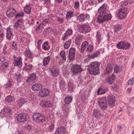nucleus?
<instances>
[{
    "instance_id": "obj_1",
    "label": "nucleus",
    "mask_w": 134,
    "mask_h": 134,
    "mask_svg": "<svg viewBox=\"0 0 134 134\" xmlns=\"http://www.w3.org/2000/svg\"><path fill=\"white\" fill-rule=\"evenodd\" d=\"M107 5L104 3L99 9L98 11L99 15L97 18L98 22L102 23L104 21L111 19L112 18V16L111 14L107 12Z\"/></svg>"
},
{
    "instance_id": "obj_2",
    "label": "nucleus",
    "mask_w": 134,
    "mask_h": 134,
    "mask_svg": "<svg viewBox=\"0 0 134 134\" xmlns=\"http://www.w3.org/2000/svg\"><path fill=\"white\" fill-rule=\"evenodd\" d=\"M100 63L97 62H94L91 63L87 65V70L90 74L96 75L99 72V68Z\"/></svg>"
},
{
    "instance_id": "obj_3",
    "label": "nucleus",
    "mask_w": 134,
    "mask_h": 134,
    "mask_svg": "<svg viewBox=\"0 0 134 134\" xmlns=\"http://www.w3.org/2000/svg\"><path fill=\"white\" fill-rule=\"evenodd\" d=\"M33 120L37 123H42L45 121L44 115L41 113H35L32 116Z\"/></svg>"
},
{
    "instance_id": "obj_4",
    "label": "nucleus",
    "mask_w": 134,
    "mask_h": 134,
    "mask_svg": "<svg viewBox=\"0 0 134 134\" xmlns=\"http://www.w3.org/2000/svg\"><path fill=\"white\" fill-rule=\"evenodd\" d=\"M28 118V115L24 113H19L16 116V119L17 121L21 123L26 122Z\"/></svg>"
},
{
    "instance_id": "obj_5",
    "label": "nucleus",
    "mask_w": 134,
    "mask_h": 134,
    "mask_svg": "<svg viewBox=\"0 0 134 134\" xmlns=\"http://www.w3.org/2000/svg\"><path fill=\"white\" fill-rule=\"evenodd\" d=\"M99 105L103 109H106L107 108L108 104L106 98L104 97L99 99L98 101Z\"/></svg>"
},
{
    "instance_id": "obj_6",
    "label": "nucleus",
    "mask_w": 134,
    "mask_h": 134,
    "mask_svg": "<svg viewBox=\"0 0 134 134\" xmlns=\"http://www.w3.org/2000/svg\"><path fill=\"white\" fill-rule=\"evenodd\" d=\"M71 70L72 73L75 75L83 71V69L80 65H74L71 68Z\"/></svg>"
},
{
    "instance_id": "obj_7",
    "label": "nucleus",
    "mask_w": 134,
    "mask_h": 134,
    "mask_svg": "<svg viewBox=\"0 0 134 134\" xmlns=\"http://www.w3.org/2000/svg\"><path fill=\"white\" fill-rule=\"evenodd\" d=\"M130 46V44L129 42H121L116 45V47L119 49H126L129 48Z\"/></svg>"
},
{
    "instance_id": "obj_8",
    "label": "nucleus",
    "mask_w": 134,
    "mask_h": 134,
    "mask_svg": "<svg viewBox=\"0 0 134 134\" xmlns=\"http://www.w3.org/2000/svg\"><path fill=\"white\" fill-rule=\"evenodd\" d=\"M11 109L8 107L5 108L3 111L0 113V115L2 117L7 116L8 115H11L12 113Z\"/></svg>"
},
{
    "instance_id": "obj_9",
    "label": "nucleus",
    "mask_w": 134,
    "mask_h": 134,
    "mask_svg": "<svg viewBox=\"0 0 134 134\" xmlns=\"http://www.w3.org/2000/svg\"><path fill=\"white\" fill-rule=\"evenodd\" d=\"M91 30L90 26L86 24L80 25V31L82 33H86L89 32Z\"/></svg>"
},
{
    "instance_id": "obj_10",
    "label": "nucleus",
    "mask_w": 134,
    "mask_h": 134,
    "mask_svg": "<svg viewBox=\"0 0 134 134\" xmlns=\"http://www.w3.org/2000/svg\"><path fill=\"white\" fill-rule=\"evenodd\" d=\"M89 18V17L88 15L87 14L83 13L80 14L77 17V20L79 22H84Z\"/></svg>"
},
{
    "instance_id": "obj_11",
    "label": "nucleus",
    "mask_w": 134,
    "mask_h": 134,
    "mask_svg": "<svg viewBox=\"0 0 134 134\" xmlns=\"http://www.w3.org/2000/svg\"><path fill=\"white\" fill-rule=\"evenodd\" d=\"M14 34L13 29L8 28L7 30L6 37L9 40H10L13 38Z\"/></svg>"
},
{
    "instance_id": "obj_12",
    "label": "nucleus",
    "mask_w": 134,
    "mask_h": 134,
    "mask_svg": "<svg viewBox=\"0 0 134 134\" xmlns=\"http://www.w3.org/2000/svg\"><path fill=\"white\" fill-rule=\"evenodd\" d=\"M49 90L46 88L42 89L39 92V96H40L41 97L48 96L49 95Z\"/></svg>"
},
{
    "instance_id": "obj_13",
    "label": "nucleus",
    "mask_w": 134,
    "mask_h": 134,
    "mask_svg": "<svg viewBox=\"0 0 134 134\" xmlns=\"http://www.w3.org/2000/svg\"><path fill=\"white\" fill-rule=\"evenodd\" d=\"M27 82H35L37 81L36 76L34 73L29 76L27 79L26 81Z\"/></svg>"
},
{
    "instance_id": "obj_14",
    "label": "nucleus",
    "mask_w": 134,
    "mask_h": 134,
    "mask_svg": "<svg viewBox=\"0 0 134 134\" xmlns=\"http://www.w3.org/2000/svg\"><path fill=\"white\" fill-rule=\"evenodd\" d=\"M16 11L14 9L11 8L9 9L6 12L7 16L9 18H12L16 15Z\"/></svg>"
},
{
    "instance_id": "obj_15",
    "label": "nucleus",
    "mask_w": 134,
    "mask_h": 134,
    "mask_svg": "<svg viewBox=\"0 0 134 134\" xmlns=\"http://www.w3.org/2000/svg\"><path fill=\"white\" fill-rule=\"evenodd\" d=\"M118 14L120 18L122 19L126 17L127 13L125 9L122 8L120 9Z\"/></svg>"
},
{
    "instance_id": "obj_16",
    "label": "nucleus",
    "mask_w": 134,
    "mask_h": 134,
    "mask_svg": "<svg viewBox=\"0 0 134 134\" xmlns=\"http://www.w3.org/2000/svg\"><path fill=\"white\" fill-rule=\"evenodd\" d=\"M17 105L19 107H21L23 105L26 103V99L23 98H20L16 101Z\"/></svg>"
},
{
    "instance_id": "obj_17",
    "label": "nucleus",
    "mask_w": 134,
    "mask_h": 134,
    "mask_svg": "<svg viewBox=\"0 0 134 134\" xmlns=\"http://www.w3.org/2000/svg\"><path fill=\"white\" fill-rule=\"evenodd\" d=\"M50 70L51 74L53 77L57 76L59 73L58 69L56 66H53Z\"/></svg>"
},
{
    "instance_id": "obj_18",
    "label": "nucleus",
    "mask_w": 134,
    "mask_h": 134,
    "mask_svg": "<svg viewBox=\"0 0 134 134\" xmlns=\"http://www.w3.org/2000/svg\"><path fill=\"white\" fill-rule=\"evenodd\" d=\"M22 58L20 57H19V58L18 59L14 60L13 62L14 66H18L19 67H21L22 65Z\"/></svg>"
},
{
    "instance_id": "obj_19",
    "label": "nucleus",
    "mask_w": 134,
    "mask_h": 134,
    "mask_svg": "<svg viewBox=\"0 0 134 134\" xmlns=\"http://www.w3.org/2000/svg\"><path fill=\"white\" fill-rule=\"evenodd\" d=\"M108 102L109 105L111 107H113L115 104V99L113 96H109L108 97Z\"/></svg>"
},
{
    "instance_id": "obj_20",
    "label": "nucleus",
    "mask_w": 134,
    "mask_h": 134,
    "mask_svg": "<svg viewBox=\"0 0 134 134\" xmlns=\"http://www.w3.org/2000/svg\"><path fill=\"white\" fill-rule=\"evenodd\" d=\"M121 25L118 24H116L114 26V31L115 33L119 34L121 32Z\"/></svg>"
},
{
    "instance_id": "obj_21",
    "label": "nucleus",
    "mask_w": 134,
    "mask_h": 134,
    "mask_svg": "<svg viewBox=\"0 0 134 134\" xmlns=\"http://www.w3.org/2000/svg\"><path fill=\"white\" fill-rule=\"evenodd\" d=\"M65 128L61 126L57 128L55 131V134H65Z\"/></svg>"
},
{
    "instance_id": "obj_22",
    "label": "nucleus",
    "mask_w": 134,
    "mask_h": 134,
    "mask_svg": "<svg viewBox=\"0 0 134 134\" xmlns=\"http://www.w3.org/2000/svg\"><path fill=\"white\" fill-rule=\"evenodd\" d=\"M88 42L86 41L83 42L81 46V48L80 49V52L82 53L84 52L86 48L88 46Z\"/></svg>"
},
{
    "instance_id": "obj_23",
    "label": "nucleus",
    "mask_w": 134,
    "mask_h": 134,
    "mask_svg": "<svg viewBox=\"0 0 134 134\" xmlns=\"http://www.w3.org/2000/svg\"><path fill=\"white\" fill-rule=\"evenodd\" d=\"M42 88V86L40 84H35L32 87V90L34 91H38Z\"/></svg>"
},
{
    "instance_id": "obj_24",
    "label": "nucleus",
    "mask_w": 134,
    "mask_h": 134,
    "mask_svg": "<svg viewBox=\"0 0 134 134\" xmlns=\"http://www.w3.org/2000/svg\"><path fill=\"white\" fill-rule=\"evenodd\" d=\"M115 77L112 75L111 76L109 77L106 79V81L110 84H112L114 81Z\"/></svg>"
},
{
    "instance_id": "obj_25",
    "label": "nucleus",
    "mask_w": 134,
    "mask_h": 134,
    "mask_svg": "<svg viewBox=\"0 0 134 134\" xmlns=\"http://www.w3.org/2000/svg\"><path fill=\"white\" fill-rule=\"evenodd\" d=\"M24 55L25 56L29 58L32 59V54L30 51L28 49V50H26L24 52Z\"/></svg>"
},
{
    "instance_id": "obj_26",
    "label": "nucleus",
    "mask_w": 134,
    "mask_h": 134,
    "mask_svg": "<svg viewBox=\"0 0 134 134\" xmlns=\"http://www.w3.org/2000/svg\"><path fill=\"white\" fill-rule=\"evenodd\" d=\"M50 57L48 56L46 58H44L43 59V65L44 66H46L48 64L50 60Z\"/></svg>"
},
{
    "instance_id": "obj_27",
    "label": "nucleus",
    "mask_w": 134,
    "mask_h": 134,
    "mask_svg": "<svg viewBox=\"0 0 134 134\" xmlns=\"http://www.w3.org/2000/svg\"><path fill=\"white\" fill-rule=\"evenodd\" d=\"M72 98L71 96H68L65 98L64 102L66 104H70L72 101Z\"/></svg>"
},
{
    "instance_id": "obj_28",
    "label": "nucleus",
    "mask_w": 134,
    "mask_h": 134,
    "mask_svg": "<svg viewBox=\"0 0 134 134\" xmlns=\"http://www.w3.org/2000/svg\"><path fill=\"white\" fill-rule=\"evenodd\" d=\"M75 86L73 84V83L72 82V80H71V81H69V82L68 83V88L69 91H72L74 88Z\"/></svg>"
},
{
    "instance_id": "obj_29",
    "label": "nucleus",
    "mask_w": 134,
    "mask_h": 134,
    "mask_svg": "<svg viewBox=\"0 0 134 134\" xmlns=\"http://www.w3.org/2000/svg\"><path fill=\"white\" fill-rule=\"evenodd\" d=\"M71 41L70 39L68 40V41H66L64 43L63 45L64 48L66 49H68L70 47Z\"/></svg>"
},
{
    "instance_id": "obj_30",
    "label": "nucleus",
    "mask_w": 134,
    "mask_h": 134,
    "mask_svg": "<svg viewBox=\"0 0 134 134\" xmlns=\"http://www.w3.org/2000/svg\"><path fill=\"white\" fill-rule=\"evenodd\" d=\"M42 105L44 107H51L52 105V103L50 101H46L43 102Z\"/></svg>"
},
{
    "instance_id": "obj_31",
    "label": "nucleus",
    "mask_w": 134,
    "mask_h": 134,
    "mask_svg": "<svg viewBox=\"0 0 134 134\" xmlns=\"http://www.w3.org/2000/svg\"><path fill=\"white\" fill-rule=\"evenodd\" d=\"M74 13L73 12L69 11L67 13L66 16V18L67 20H69L71 19L73 16Z\"/></svg>"
},
{
    "instance_id": "obj_32",
    "label": "nucleus",
    "mask_w": 134,
    "mask_h": 134,
    "mask_svg": "<svg viewBox=\"0 0 134 134\" xmlns=\"http://www.w3.org/2000/svg\"><path fill=\"white\" fill-rule=\"evenodd\" d=\"M59 84V87L61 89H62L65 87V82L63 79H60Z\"/></svg>"
},
{
    "instance_id": "obj_33",
    "label": "nucleus",
    "mask_w": 134,
    "mask_h": 134,
    "mask_svg": "<svg viewBox=\"0 0 134 134\" xmlns=\"http://www.w3.org/2000/svg\"><path fill=\"white\" fill-rule=\"evenodd\" d=\"M22 21L23 20L22 19H18L15 23L14 27L16 29L18 27L20 26V25L22 23Z\"/></svg>"
},
{
    "instance_id": "obj_34",
    "label": "nucleus",
    "mask_w": 134,
    "mask_h": 134,
    "mask_svg": "<svg viewBox=\"0 0 134 134\" xmlns=\"http://www.w3.org/2000/svg\"><path fill=\"white\" fill-rule=\"evenodd\" d=\"M42 48L44 50H48L50 48V46L47 41L44 43L42 46Z\"/></svg>"
},
{
    "instance_id": "obj_35",
    "label": "nucleus",
    "mask_w": 134,
    "mask_h": 134,
    "mask_svg": "<svg viewBox=\"0 0 134 134\" xmlns=\"http://www.w3.org/2000/svg\"><path fill=\"white\" fill-rule=\"evenodd\" d=\"M24 11L25 13L27 14H30L31 11V8L29 5H27L24 9Z\"/></svg>"
},
{
    "instance_id": "obj_36",
    "label": "nucleus",
    "mask_w": 134,
    "mask_h": 134,
    "mask_svg": "<svg viewBox=\"0 0 134 134\" xmlns=\"http://www.w3.org/2000/svg\"><path fill=\"white\" fill-rule=\"evenodd\" d=\"M112 71V67L110 64H109L107 65V68L106 69L105 72L107 74L110 73Z\"/></svg>"
},
{
    "instance_id": "obj_37",
    "label": "nucleus",
    "mask_w": 134,
    "mask_h": 134,
    "mask_svg": "<svg viewBox=\"0 0 134 134\" xmlns=\"http://www.w3.org/2000/svg\"><path fill=\"white\" fill-rule=\"evenodd\" d=\"M14 82L12 80H9L5 85V86L6 88L10 87L13 85Z\"/></svg>"
},
{
    "instance_id": "obj_38",
    "label": "nucleus",
    "mask_w": 134,
    "mask_h": 134,
    "mask_svg": "<svg viewBox=\"0 0 134 134\" xmlns=\"http://www.w3.org/2000/svg\"><path fill=\"white\" fill-rule=\"evenodd\" d=\"M14 98L11 96H7L5 99V100L8 102H11L14 100Z\"/></svg>"
},
{
    "instance_id": "obj_39",
    "label": "nucleus",
    "mask_w": 134,
    "mask_h": 134,
    "mask_svg": "<svg viewBox=\"0 0 134 134\" xmlns=\"http://www.w3.org/2000/svg\"><path fill=\"white\" fill-rule=\"evenodd\" d=\"M130 0H125L122 1L121 3V5L122 6H125L129 5L131 3Z\"/></svg>"
},
{
    "instance_id": "obj_40",
    "label": "nucleus",
    "mask_w": 134,
    "mask_h": 134,
    "mask_svg": "<svg viewBox=\"0 0 134 134\" xmlns=\"http://www.w3.org/2000/svg\"><path fill=\"white\" fill-rule=\"evenodd\" d=\"M100 113L98 110L96 109H94L93 111V116L95 118H98Z\"/></svg>"
},
{
    "instance_id": "obj_41",
    "label": "nucleus",
    "mask_w": 134,
    "mask_h": 134,
    "mask_svg": "<svg viewBox=\"0 0 134 134\" xmlns=\"http://www.w3.org/2000/svg\"><path fill=\"white\" fill-rule=\"evenodd\" d=\"M8 64L9 63L8 62L4 63L3 64L1 65V68L2 70H4L5 69L8 67Z\"/></svg>"
},
{
    "instance_id": "obj_42",
    "label": "nucleus",
    "mask_w": 134,
    "mask_h": 134,
    "mask_svg": "<svg viewBox=\"0 0 134 134\" xmlns=\"http://www.w3.org/2000/svg\"><path fill=\"white\" fill-rule=\"evenodd\" d=\"M94 47L92 45H89L86 49V50L88 53H90L93 51Z\"/></svg>"
},
{
    "instance_id": "obj_43",
    "label": "nucleus",
    "mask_w": 134,
    "mask_h": 134,
    "mask_svg": "<svg viewBox=\"0 0 134 134\" xmlns=\"http://www.w3.org/2000/svg\"><path fill=\"white\" fill-rule=\"evenodd\" d=\"M65 53L64 51H61L60 53V55L61 57L64 60H66Z\"/></svg>"
},
{
    "instance_id": "obj_44",
    "label": "nucleus",
    "mask_w": 134,
    "mask_h": 134,
    "mask_svg": "<svg viewBox=\"0 0 134 134\" xmlns=\"http://www.w3.org/2000/svg\"><path fill=\"white\" fill-rule=\"evenodd\" d=\"M15 18L16 19H18L20 17L22 18L24 16V13L23 12H21L19 13L16 14Z\"/></svg>"
},
{
    "instance_id": "obj_45",
    "label": "nucleus",
    "mask_w": 134,
    "mask_h": 134,
    "mask_svg": "<svg viewBox=\"0 0 134 134\" xmlns=\"http://www.w3.org/2000/svg\"><path fill=\"white\" fill-rule=\"evenodd\" d=\"M18 46V43L17 42H13L12 43V48L14 50H16L17 49Z\"/></svg>"
},
{
    "instance_id": "obj_46",
    "label": "nucleus",
    "mask_w": 134,
    "mask_h": 134,
    "mask_svg": "<svg viewBox=\"0 0 134 134\" xmlns=\"http://www.w3.org/2000/svg\"><path fill=\"white\" fill-rule=\"evenodd\" d=\"M101 34H99L98 32H97V34L96 35V40L97 42H98L99 43L101 41Z\"/></svg>"
},
{
    "instance_id": "obj_47",
    "label": "nucleus",
    "mask_w": 134,
    "mask_h": 134,
    "mask_svg": "<svg viewBox=\"0 0 134 134\" xmlns=\"http://www.w3.org/2000/svg\"><path fill=\"white\" fill-rule=\"evenodd\" d=\"M99 54V52L98 51H97L94 53L93 54L90 56V58H94L95 57H97Z\"/></svg>"
},
{
    "instance_id": "obj_48",
    "label": "nucleus",
    "mask_w": 134,
    "mask_h": 134,
    "mask_svg": "<svg viewBox=\"0 0 134 134\" xmlns=\"http://www.w3.org/2000/svg\"><path fill=\"white\" fill-rule=\"evenodd\" d=\"M9 48L6 45H4L3 47V52L4 54H7L8 52Z\"/></svg>"
},
{
    "instance_id": "obj_49",
    "label": "nucleus",
    "mask_w": 134,
    "mask_h": 134,
    "mask_svg": "<svg viewBox=\"0 0 134 134\" xmlns=\"http://www.w3.org/2000/svg\"><path fill=\"white\" fill-rule=\"evenodd\" d=\"M121 69L119 66H115L114 69V71L115 72L118 73L120 72Z\"/></svg>"
},
{
    "instance_id": "obj_50",
    "label": "nucleus",
    "mask_w": 134,
    "mask_h": 134,
    "mask_svg": "<svg viewBox=\"0 0 134 134\" xmlns=\"http://www.w3.org/2000/svg\"><path fill=\"white\" fill-rule=\"evenodd\" d=\"M33 66L32 64H29L25 68V69L26 70L30 71L31 70Z\"/></svg>"
},
{
    "instance_id": "obj_51",
    "label": "nucleus",
    "mask_w": 134,
    "mask_h": 134,
    "mask_svg": "<svg viewBox=\"0 0 134 134\" xmlns=\"http://www.w3.org/2000/svg\"><path fill=\"white\" fill-rule=\"evenodd\" d=\"M72 31L71 29H68L66 31L65 34L68 36H70L72 33Z\"/></svg>"
},
{
    "instance_id": "obj_52",
    "label": "nucleus",
    "mask_w": 134,
    "mask_h": 134,
    "mask_svg": "<svg viewBox=\"0 0 134 134\" xmlns=\"http://www.w3.org/2000/svg\"><path fill=\"white\" fill-rule=\"evenodd\" d=\"M97 93L98 94L101 95L104 93L105 91L103 89L99 88L98 91Z\"/></svg>"
},
{
    "instance_id": "obj_53",
    "label": "nucleus",
    "mask_w": 134,
    "mask_h": 134,
    "mask_svg": "<svg viewBox=\"0 0 134 134\" xmlns=\"http://www.w3.org/2000/svg\"><path fill=\"white\" fill-rule=\"evenodd\" d=\"M75 57V54L69 52V58L70 59H73Z\"/></svg>"
},
{
    "instance_id": "obj_54",
    "label": "nucleus",
    "mask_w": 134,
    "mask_h": 134,
    "mask_svg": "<svg viewBox=\"0 0 134 134\" xmlns=\"http://www.w3.org/2000/svg\"><path fill=\"white\" fill-rule=\"evenodd\" d=\"M53 29L51 27H49L47 28H46L44 31V32H46V33H50L51 31H52Z\"/></svg>"
},
{
    "instance_id": "obj_55",
    "label": "nucleus",
    "mask_w": 134,
    "mask_h": 134,
    "mask_svg": "<svg viewBox=\"0 0 134 134\" xmlns=\"http://www.w3.org/2000/svg\"><path fill=\"white\" fill-rule=\"evenodd\" d=\"M74 7L75 8L77 9L80 7V4L79 2L77 1L75 2Z\"/></svg>"
},
{
    "instance_id": "obj_56",
    "label": "nucleus",
    "mask_w": 134,
    "mask_h": 134,
    "mask_svg": "<svg viewBox=\"0 0 134 134\" xmlns=\"http://www.w3.org/2000/svg\"><path fill=\"white\" fill-rule=\"evenodd\" d=\"M43 26V24L42 23H40L37 26L36 28V32L38 33V31L40 30L41 28Z\"/></svg>"
},
{
    "instance_id": "obj_57",
    "label": "nucleus",
    "mask_w": 134,
    "mask_h": 134,
    "mask_svg": "<svg viewBox=\"0 0 134 134\" xmlns=\"http://www.w3.org/2000/svg\"><path fill=\"white\" fill-rule=\"evenodd\" d=\"M35 99V98L34 97V94H31V96H30V97L29 98V100L30 101L32 102L33 101H34V100Z\"/></svg>"
},
{
    "instance_id": "obj_58",
    "label": "nucleus",
    "mask_w": 134,
    "mask_h": 134,
    "mask_svg": "<svg viewBox=\"0 0 134 134\" xmlns=\"http://www.w3.org/2000/svg\"><path fill=\"white\" fill-rule=\"evenodd\" d=\"M57 21H59L60 23H62L64 22V19L63 18L58 17Z\"/></svg>"
},
{
    "instance_id": "obj_59",
    "label": "nucleus",
    "mask_w": 134,
    "mask_h": 134,
    "mask_svg": "<svg viewBox=\"0 0 134 134\" xmlns=\"http://www.w3.org/2000/svg\"><path fill=\"white\" fill-rule=\"evenodd\" d=\"M54 128V125L53 124H52L49 126V129L50 131H52L53 130Z\"/></svg>"
},
{
    "instance_id": "obj_60",
    "label": "nucleus",
    "mask_w": 134,
    "mask_h": 134,
    "mask_svg": "<svg viewBox=\"0 0 134 134\" xmlns=\"http://www.w3.org/2000/svg\"><path fill=\"white\" fill-rule=\"evenodd\" d=\"M32 126L31 125H27L25 126L26 129L28 131H30L32 129Z\"/></svg>"
},
{
    "instance_id": "obj_61",
    "label": "nucleus",
    "mask_w": 134,
    "mask_h": 134,
    "mask_svg": "<svg viewBox=\"0 0 134 134\" xmlns=\"http://www.w3.org/2000/svg\"><path fill=\"white\" fill-rule=\"evenodd\" d=\"M75 49L74 48H71L70 49L69 52L74 54H75Z\"/></svg>"
},
{
    "instance_id": "obj_62",
    "label": "nucleus",
    "mask_w": 134,
    "mask_h": 134,
    "mask_svg": "<svg viewBox=\"0 0 134 134\" xmlns=\"http://www.w3.org/2000/svg\"><path fill=\"white\" fill-rule=\"evenodd\" d=\"M15 76L16 77L17 80L18 82H19L20 80L21 75L20 74H16Z\"/></svg>"
},
{
    "instance_id": "obj_63",
    "label": "nucleus",
    "mask_w": 134,
    "mask_h": 134,
    "mask_svg": "<svg viewBox=\"0 0 134 134\" xmlns=\"http://www.w3.org/2000/svg\"><path fill=\"white\" fill-rule=\"evenodd\" d=\"M133 79L132 78H131L128 81V85H131L133 83Z\"/></svg>"
},
{
    "instance_id": "obj_64",
    "label": "nucleus",
    "mask_w": 134,
    "mask_h": 134,
    "mask_svg": "<svg viewBox=\"0 0 134 134\" xmlns=\"http://www.w3.org/2000/svg\"><path fill=\"white\" fill-rule=\"evenodd\" d=\"M5 59L3 57H0V64H3V63L5 61Z\"/></svg>"
}]
</instances>
